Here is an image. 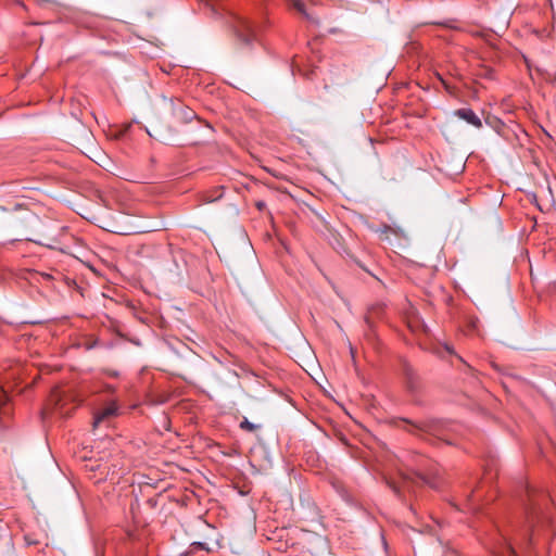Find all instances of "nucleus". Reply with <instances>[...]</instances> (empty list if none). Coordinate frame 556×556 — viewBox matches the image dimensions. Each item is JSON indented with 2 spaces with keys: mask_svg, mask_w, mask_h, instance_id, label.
Segmentation results:
<instances>
[{
  "mask_svg": "<svg viewBox=\"0 0 556 556\" xmlns=\"http://www.w3.org/2000/svg\"><path fill=\"white\" fill-rule=\"evenodd\" d=\"M230 26L238 45L250 47L256 40V31L251 21L244 16L233 15Z\"/></svg>",
  "mask_w": 556,
  "mask_h": 556,
  "instance_id": "nucleus-1",
  "label": "nucleus"
},
{
  "mask_svg": "<svg viewBox=\"0 0 556 556\" xmlns=\"http://www.w3.org/2000/svg\"><path fill=\"white\" fill-rule=\"evenodd\" d=\"M404 422H406L409 427L405 428L408 432L416 434V435H422V434H431V435H439L441 432V425L437 421H419V422H413L409 420L404 419Z\"/></svg>",
  "mask_w": 556,
  "mask_h": 556,
  "instance_id": "nucleus-2",
  "label": "nucleus"
},
{
  "mask_svg": "<svg viewBox=\"0 0 556 556\" xmlns=\"http://www.w3.org/2000/svg\"><path fill=\"white\" fill-rule=\"evenodd\" d=\"M170 105L173 115L180 123H189L195 117L194 111L180 101L170 100Z\"/></svg>",
  "mask_w": 556,
  "mask_h": 556,
  "instance_id": "nucleus-3",
  "label": "nucleus"
},
{
  "mask_svg": "<svg viewBox=\"0 0 556 556\" xmlns=\"http://www.w3.org/2000/svg\"><path fill=\"white\" fill-rule=\"evenodd\" d=\"M527 519L528 525L522 533V542L523 544L530 545L536 531V523L540 521V514L535 509H532L528 513Z\"/></svg>",
  "mask_w": 556,
  "mask_h": 556,
  "instance_id": "nucleus-4",
  "label": "nucleus"
},
{
  "mask_svg": "<svg viewBox=\"0 0 556 556\" xmlns=\"http://www.w3.org/2000/svg\"><path fill=\"white\" fill-rule=\"evenodd\" d=\"M459 118L466 121L468 124L475 126L476 128L482 127V122L478 117V115L471 109H458L454 113Z\"/></svg>",
  "mask_w": 556,
  "mask_h": 556,
  "instance_id": "nucleus-5",
  "label": "nucleus"
},
{
  "mask_svg": "<svg viewBox=\"0 0 556 556\" xmlns=\"http://www.w3.org/2000/svg\"><path fill=\"white\" fill-rule=\"evenodd\" d=\"M117 413V406L115 403H111L109 406L97 412L93 418V427H98L103 420L115 416Z\"/></svg>",
  "mask_w": 556,
  "mask_h": 556,
  "instance_id": "nucleus-6",
  "label": "nucleus"
},
{
  "mask_svg": "<svg viewBox=\"0 0 556 556\" xmlns=\"http://www.w3.org/2000/svg\"><path fill=\"white\" fill-rule=\"evenodd\" d=\"M66 394L60 389H55L51 393V402L54 403L55 408L60 409L61 414H67V412H63V406L66 400Z\"/></svg>",
  "mask_w": 556,
  "mask_h": 556,
  "instance_id": "nucleus-7",
  "label": "nucleus"
},
{
  "mask_svg": "<svg viewBox=\"0 0 556 556\" xmlns=\"http://www.w3.org/2000/svg\"><path fill=\"white\" fill-rule=\"evenodd\" d=\"M239 427H240V429L245 430V431H250V432H252V431H254V430L260 428L258 425H255V424L249 421V419L245 418V417L240 422Z\"/></svg>",
  "mask_w": 556,
  "mask_h": 556,
  "instance_id": "nucleus-8",
  "label": "nucleus"
},
{
  "mask_svg": "<svg viewBox=\"0 0 556 556\" xmlns=\"http://www.w3.org/2000/svg\"><path fill=\"white\" fill-rule=\"evenodd\" d=\"M290 4L293 9L299 11L301 14L305 13L306 8L302 0H290Z\"/></svg>",
  "mask_w": 556,
  "mask_h": 556,
  "instance_id": "nucleus-9",
  "label": "nucleus"
},
{
  "mask_svg": "<svg viewBox=\"0 0 556 556\" xmlns=\"http://www.w3.org/2000/svg\"><path fill=\"white\" fill-rule=\"evenodd\" d=\"M24 542L27 546L38 545L40 543L39 539H37L34 534L26 533L24 535Z\"/></svg>",
  "mask_w": 556,
  "mask_h": 556,
  "instance_id": "nucleus-10",
  "label": "nucleus"
},
{
  "mask_svg": "<svg viewBox=\"0 0 556 556\" xmlns=\"http://www.w3.org/2000/svg\"><path fill=\"white\" fill-rule=\"evenodd\" d=\"M83 344L86 350H91V349H94L96 346H99L100 342L96 338H90V339H87Z\"/></svg>",
  "mask_w": 556,
  "mask_h": 556,
  "instance_id": "nucleus-11",
  "label": "nucleus"
},
{
  "mask_svg": "<svg viewBox=\"0 0 556 556\" xmlns=\"http://www.w3.org/2000/svg\"><path fill=\"white\" fill-rule=\"evenodd\" d=\"M501 556H518L510 543L506 544Z\"/></svg>",
  "mask_w": 556,
  "mask_h": 556,
  "instance_id": "nucleus-12",
  "label": "nucleus"
},
{
  "mask_svg": "<svg viewBox=\"0 0 556 556\" xmlns=\"http://www.w3.org/2000/svg\"><path fill=\"white\" fill-rule=\"evenodd\" d=\"M308 22L313 23V24H318V20L316 16H314L312 13H309L307 10L305 11V13L302 14Z\"/></svg>",
  "mask_w": 556,
  "mask_h": 556,
  "instance_id": "nucleus-13",
  "label": "nucleus"
},
{
  "mask_svg": "<svg viewBox=\"0 0 556 556\" xmlns=\"http://www.w3.org/2000/svg\"><path fill=\"white\" fill-rule=\"evenodd\" d=\"M104 374L112 378H117L119 376V372L113 369H105Z\"/></svg>",
  "mask_w": 556,
  "mask_h": 556,
  "instance_id": "nucleus-14",
  "label": "nucleus"
},
{
  "mask_svg": "<svg viewBox=\"0 0 556 556\" xmlns=\"http://www.w3.org/2000/svg\"><path fill=\"white\" fill-rule=\"evenodd\" d=\"M390 488L394 491L395 494H400L401 490L395 483H389Z\"/></svg>",
  "mask_w": 556,
  "mask_h": 556,
  "instance_id": "nucleus-15",
  "label": "nucleus"
},
{
  "mask_svg": "<svg viewBox=\"0 0 556 556\" xmlns=\"http://www.w3.org/2000/svg\"><path fill=\"white\" fill-rule=\"evenodd\" d=\"M549 83L556 87V72L553 75H549Z\"/></svg>",
  "mask_w": 556,
  "mask_h": 556,
  "instance_id": "nucleus-16",
  "label": "nucleus"
},
{
  "mask_svg": "<svg viewBox=\"0 0 556 556\" xmlns=\"http://www.w3.org/2000/svg\"><path fill=\"white\" fill-rule=\"evenodd\" d=\"M420 479L425 482V483H428L431 488H437V485L434 483H430L428 480H426L424 477H420Z\"/></svg>",
  "mask_w": 556,
  "mask_h": 556,
  "instance_id": "nucleus-17",
  "label": "nucleus"
},
{
  "mask_svg": "<svg viewBox=\"0 0 556 556\" xmlns=\"http://www.w3.org/2000/svg\"><path fill=\"white\" fill-rule=\"evenodd\" d=\"M5 399V393L3 391L0 392V402Z\"/></svg>",
  "mask_w": 556,
  "mask_h": 556,
  "instance_id": "nucleus-18",
  "label": "nucleus"
},
{
  "mask_svg": "<svg viewBox=\"0 0 556 556\" xmlns=\"http://www.w3.org/2000/svg\"><path fill=\"white\" fill-rule=\"evenodd\" d=\"M445 350H446L448 353H453V350H452L448 345H445Z\"/></svg>",
  "mask_w": 556,
  "mask_h": 556,
  "instance_id": "nucleus-19",
  "label": "nucleus"
},
{
  "mask_svg": "<svg viewBox=\"0 0 556 556\" xmlns=\"http://www.w3.org/2000/svg\"><path fill=\"white\" fill-rule=\"evenodd\" d=\"M0 212H8V210L4 206H0Z\"/></svg>",
  "mask_w": 556,
  "mask_h": 556,
  "instance_id": "nucleus-20",
  "label": "nucleus"
},
{
  "mask_svg": "<svg viewBox=\"0 0 556 556\" xmlns=\"http://www.w3.org/2000/svg\"><path fill=\"white\" fill-rule=\"evenodd\" d=\"M21 207H22V205L17 204V205H15L14 210L16 211V210H20Z\"/></svg>",
  "mask_w": 556,
  "mask_h": 556,
  "instance_id": "nucleus-21",
  "label": "nucleus"
},
{
  "mask_svg": "<svg viewBox=\"0 0 556 556\" xmlns=\"http://www.w3.org/2000/svg\"><path fill=\"white\" fill-rule=\"evenodd\" d=\"M198 546H200L201 548H204V543H198Z\"/></svg>",
  "mask_w": 556,
  "mask_h": 556,
  "instance_id": "nucleus-22",
  "label": "nucleus"
}]
</instances>
